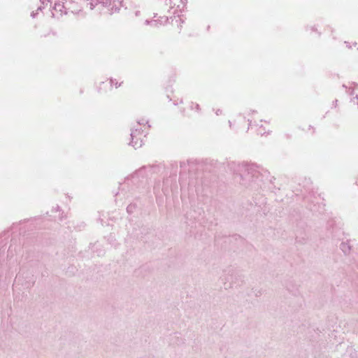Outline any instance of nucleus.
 I'll return each mask as SVG.
<instances>
[{"mask_svg": "<svg viewBox=\"0 0 358 358\" xmlns=\"http://www.w3.org/2000/svg\"><path fill=\"white\" fill-rule=\"evenodd\" d=\"M131 137H132V141H134V138L135 137V134L134 133L131 134Z\"/></svg>", "mask_w": 358, "mask_h": 358, "instance_id": "f257e3e1", "label": "nucleus"}]
</instances>
